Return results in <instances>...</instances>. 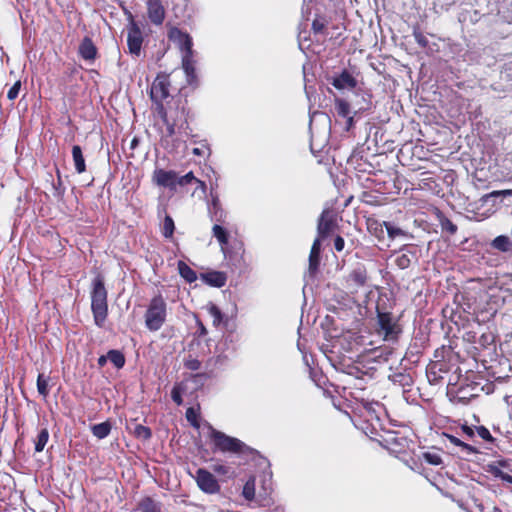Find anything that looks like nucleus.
I'll return each instance as SVG.
<instances>
[{"label": "nucleus", "mask_w": 512, "mask_h": 512, "mask_svg": "<svg viewBox=\"0 0 512 512\" xmlns=\"http://www.w3.org/2000/svg\"><path fill=\"white\" fill-rule=\"evenodd\" d=\"M168 37L170 40L177 43V45L179 46V48L181 49L183 54L193 52L192 38L188 34L183 33L180 29H178V28L170 29Z\"/></svg>", "instance_id": "nucleus-10"}, {"label": "nucleus", "mask_w": 512, "mask_h": 512, "mask_svg": "<svg viewBox=\"0 0 512 512\" xmlns=\"http://www.w3.org/2000/svg\"><path fill=\"white\" fill-rule=\"evenodd\" d=\"M112 426L109 421L95 424L91 427L92 434L98 439L106 438L111 432Z\"/></svg>", "instance_id": "nucleus-24"}, {"label": "nucleus", "mask_w": 512, "mask_h": 512, "mask_svg": "<svg viewBox=\"0 0 512 512\" xmlns=\"http://www.w3.org/2000/svg\"><path fill=\"white\" fill-rule=\"evenodd\" d=\"M184 366L191 371H196L200 369L201 362L195 358H189L185 360Z\"/></svg>", "instance_id": "nucleus-48"}, {"label": "nucleus", "mask_w": 512, "mask_h": 512, "mask_svg": "<svg viewBox=\"0 0 512 512\" xmlns=\"http://www.w3.org/2000/svg\"><path fill=\"white\" fill-rule=\"evenodd\" d=\"M153 182L161 187L175 190L177 186V173L172 170L156 169L152 176Z\"/></svg>", "instance_id": "nucleus-8"}, {"label": "nucleus", "mask_w": 512, "mask_h": 512, "mask_svg": "<svg viewBox=\"0 0 512 512\" xmlns=\"http://www.w3.org/2000/svg\"><path fill=\"white\" fill-rule=\"evenodd\" d=\"M187 420L194 426H198L197 424V414L193 408H188L186 411Z\"/></svg>", "instance_id": "nucleus-51"}, {"label": "nucleus", "mask_w": 512, "mask_h": 512, "mask_svg": "<svg viewBox=\"0 0 512 512\" xmlns=\"http://www.w3.org/2000/svg\"><path fill=\"white\" fill-rule=\"evenodd\" d=\"M416 254L414 251H411L405 246L398 253H396L395 264L400 269H406L410 266L411 261L415 258Z\"/></svg>", "instance_id": "nucleus-16"}, {"label": "nucleus", "mask_w": 512, "mask_h": 512, "mask_svg": "<svg viewBox=\"0 0 512 512\" xmlns=\"http://www.w3.org/2000/svg\"><path fill=\"white\" fill-rule=\"evenodd\" d=\"M72 157H73L75 170L77 171V173L81 174V173L85 172V170H86L85 159L83 157L82 149L79 145H74L72 147Z\"/></svg>", "instance_id": "nucleus-21"}, {"label": "nucleus", "mask_w": 512, "mask_h": 512, "mask_svg": "<svg viewBox=\"0 0 512 512\" xmlns=\"http://www.w3.org/2000/svg\"><path fill=\"white\" fill-rule=\"evenodd\" d=\"M157 112L161 117L163 123L166 125L168 136H173L175 134V127L179 121L184 119V111L177 112L176 116H169L168 111L165 109L163 105H160L157 108Z\"/></svg>", "instance_id": "nucleus-11"}, {"label": "nucleus", "mask_w": 512, "mask_h": 512, "mask_svg": "<svg viewBox=\"0 0 512 512\" xmlns=\"http://www.w3.org/2000/svg\"><path fill=\"white\" fill-rule=\"evenodd\" d=\"M491 247L502 253H512V238L507 235H499L492 240Z\"/></svg>", "instance_id": "nucleus-17"}, {"label": "nucleus", "mask_w": 512, "mask_h": 512, "mask_svg": "<svg viewBox=\"0 0 512 512\" xmlns=\"http://www.w3.org/2000/svg\"><path fill=\"white\" fill-rule=\"evenodd\" d=\"M169 86L170 83L166 76H157L152 83L150 97L157 104V108L163 105L162 101L169 96Z\"/></svg>", "instance_id": "nucleus-7"}, {"label": "nucleus", "mask_w": 512, "mask_h": 512, "mask_svg": "<svg viewBox=\"0 0 512 512\" xmlns=\"http://www.w3.org/2000/svg\"><path fill=\"white\" fill-rule=\"evenodd\" d=\"M383 225L385 226L390 239H395L396 237L406 235L405 231H403L402 229H400L398 227H395L390 222H384Z\"/></svg>", "instance_id": "nucleus-37"}, {"label": "nucleus", "mask_w": 512, "mask_h": 512, "mask_svg": "<svg viewBox=\"0 0 512 512\" xmlns=\"http://www.w3.org/2000/svg\"><path fill=\"white\" fill-rule=\"evenodd\" d=\"M512 195V190H500V191H493L489 194H486L485 196L482 197V200L483 201H487L488 198L490 197H498V196H511Z\"/></svg>", "instance_id": "nucleus-50"}, {"label": "nucleus", "mask_w": 512, "mask_h": 512, "mask_svg": "<svg viewBox=\"0 0 512 512\" xmlns=\"http://www.w3.org/2000/svg\"><path fill=\"white\" fill-rule=\"evenodd\" d=\"M182 67L188 77V82L191 83L195 78V65H194V60H193V52L183 54Z\"/></svg>", "instance_id": "nucleus-19"}, {"label": "nucleus", "mask_w": 512, "mask_h": 512, "mask_svg": "<svg viewBox=\"0 0 512 512\" xmlns=\"http://www.w3.org/2000/svg\"><path fill=\"white\" fill-rule=\"evenodd\" d=\"M492 465H499L502 470H505V469L510 470V468H509L510 464L506 460L497 461V462L493 463Z\"/></svg>", "instance_id": "nucleus-59"}, {"label": "nucleus", "mask_w": 512, "mask_h": 512, "mask_svg": "<svg viewBox=\"0 0 512 512\" xmlns=\"http://www.w3.org/2000/svg\"><path fill=\"white\" fill-rule=\"evenodd\" d=\"M367 279V271L363 267L355 268L348 277V281L356 288L363 287Z\"/></svg>", "instance_id": "nucleus-18"}, {"label": "nucleus", "mask_w": 512, "mask_h": 512, "mask_svg": "<svg viewBox=\"0 0 512 512\" xmlns=\"http://www.w3.org/2000/svg\"><path fill=\"white\" fill-rule=\"evenodd\" d=\"M394 382L400 383L402 386H409L412 383V378L408 374L397 373L392 377Z\"/></svg>", "instance_id": "nucleus-41"}, {"label": "nucleus", "mask_w": 512, "mask_h": 512, "mask_svg": "<svg viewBox=\"0 0 512 512\" xmlns=\"http://www.w3.org/2000/svg\"><path fill=\"white\" fill-rule=\"evenodd\" d=\"M171 397H172V400L177 404V405H181L182 404V397H181V392H180V389L178 387H174L171 391Z\"/></svg>", "instance_id": "nucleus-53"}, {"label": "nucleus", "mask_w": 512, "mask_h": 512, "mask_svg": "<svg viewBox=\"0 0 512 512\" xmlns=\"http://www.w3.org/2000/svg\"><path fill=\"white\" fill-rule=\"evenodd\" d=\"M321 237H317L314 242H313V245L311 247V252L312 254H320V250H321Z\"/></svg>", "instance_id": "nucleus-54"}, {"label": "nucleus", "mask_w": 512, "mask_h": 512, "mask_svg": "<svg viewBox=\"0 0 512 512\" xmlns=\"http://www.w3.org/2000/svg\"><path fill=\"white\" fill-rule=\"evenodd\" d=\"M436 216L442 231L447 232L449 235H454L457 232V226L441 211H437Z\"/></svg>", "instance_id": "nucleus-22"}, {"label": "nucleus", "mask_w": 512, "mask_h": 512, "mask_svg": "<svg viewBox=\"0 0 512 512\" xmlns=\"http://www.w3.org/2000/svg\"><path fill=\"white\" fill-rule=\"evenodd\" d=\"M376 333L387 342H397L402 333L398 319L390 312L377 310Z\"/></svg>", "instance_id": "nucleus-3"}, {"label": "nucleus", "mask_w": 512, "mask_h": 512, "mask_svg": "<svg viewBox=\"0 0 512 512\" xmlns=\"http://www.w3.org/2000/svg\"><path fill=\"white\" fill-rule=\"evenodd\" d=\"M492 476L512 484V475L502 470L499 465H488L487 470Z\"/></svg>", "instance_id": "nucleus-28"}, {"label": "nucleus", "mask_w": 512, "mask_h": 512, "mask_svg": "<svg viewBox=\"0 0 512 512\" xmlns=\"http://www.w3.org/2000/svg\"><path fill=\"white\" fill-rule=\"evenodd\" d=\"M492 476L512 484V475L502 470L499 465H488L487 470Z\"/></svg>", "instance_id": "nucleus-29"}, {"label": "nucleus", "mask_w": 512, "mask_h": 512, "mask_svg": "<svg viewBox=\"0 0 512 512\" xmlns=\"http://www.w3.org/2000/svg\"><path fill=\"white\" fill-rule=\"evenodd\" d=\"M447 438L449 439L450 443L454 444L455 446H458L459 448L463 443V441H461L460 439L453 435H447Z\"/></svg>", "instance_id": "nucleus-58"}, {"label": "nucleus", "mask_w": 512, "mask_h": 512, "mask_svg": "<svg viewBox=\"0 0 512 512\" xmlns=\"http://www.w3.org/2000/svg\"><path fill=\"white\" fill-rule=\"evenodd\" d=\"M91 310L95 324L98 327H103L108 315V303L107 290L101 275L96 276L92 281Z\"/></svg>", "instance_id": "nucleus-1"}, {"label": "nucleus", "mask_w": 512, "mask_h": 512, "mask_svg": "<svg viewBox=\"0 0 512 512\" xmlns=\"http://www.w3.org/2000/svg\"><path fill=\"white\" fill-rule=\"evenodd\" d=\"M345 241L341 236H337L334 240L335 250L340 252L344 249Z\"/></svg>", "instance_id": "nucleus-55"}, {"label": "nucleus", "mask_w": 512, "mask_h": 512, "mask_svg": "<svg viewBox=\"0 0 512 512\" xmlns=\"http://www.w3.org/2000/svg\"><path fill=\"white\" fill-rule=\"evenodd\" d=\"M460 449H461V452L467 456L479 453L477 448H475L474 446L467 444L465 442L462 443V445L460 446Z\"/></svg>", "instance_id": "nucleus-49"}, {"label": "nucleus", "mask_w": 512, "mask_h": 512, "mask_svg": "<svg viewBox=\"0 0 512 512\" xmlns=\"http://www.w3.org/2000/svg\"><path fill=\"white\" fill-rule=\"evenodd\" d=\"M80 56L87 61H93L97 56V48L89 37H85L79 45Z\"/></svg>", "instance_id": "nucleus-14"}, {"label": "nucleus", "mask_w": 512, "mask_h": 512, "mask_svg": "<svg viewBox=\"0 0 512 512\" xmlns=\"http://www.w3.org/2000/svg\"><path fill=\"white\" fill-rule=\"evenodd\" d=\"M242 494L245 497V499H247V500H252L254 498V495H255V480L254 479H249L245 483V485L243 487Z\"/></svg>", "instance_id": "nucleus-38"}, {"label": "nucleus", "mask_w": 512, "mask_h": 512, "mask_svg": "<svg viewBox=\"0 0 512 512\" xmlns=\"http://www.w3.org/2000/svg\"><path fill=\"white\" fill-rule=\"evenodd\" d=\"M175 230V224L171 216L166 215L162 225V235L165 238H171Z\"/></svg>", "instance_id": "nucleus-34"}, {"label": "nucleus", "mask_w": 512, "mask_h": 512, "mask_svg": "<svg viewBox=\"0 0 512 512\" xmlns=\"http://www.w3.org/2000/svg\"><path fill=\"white\" fill-rule=\"evenodd\" d=\"M462 431H463V433H464L467 437H470V438H471V437H473V436H474V433H475V431H476V430H474V429H473L472 427H470V426L464 425V426L462 427Z\"/></svg>", "instance_id": "nucleus-56"}, {"label": "nucleus", "mask_w": 512, "mask_h": 512, "mask_svg": "<svg viewBox=\"0 0 512 512\" xmlns=\"http://www.w3.org/2000/svg\"><path fill=\"white\" fill-rule=\"evenodd\" d=\"M203 281L213 287H222L226 284V275L223 272L212 271L201 274Z\"/></svg>", "instance_id": "nucleus-15"}, {"label": "nucleus", "mask_w": 512, "mask_h": 512, "mask_svg": "<svg viewBox=\"0 0 512 512\" xmlns=\"http://www.w3.org/2000/svg\"><path fill=\"white\" fill-rule=\"evenodd\" d=\"M143 43L142 31L130 14V23L127 28V45L129 52L138 57Z\"/></svg>", "instance_id": "nucleus-6"}, {"label": "nucleus", "mask_w": 512, "mask_h": 512, "mask_svg": "<svg viewBox=\"0 0 512 512\" xmlns=\"http://www.w3.org/2000/svg\"><path fill=\"white\" fill-rule=\"evenodd\" d=\"M134 434L136 435V437L144 440H147L152 436L150 428L141 424L135 426Z\"/></svg>", "instance_id": "nucleus-39"}, {"label": "nucleus", "mask_w": 512, "mask_h": 512, "mask_svg": "<svg viewBox=\"0 0 512 512\" xmlns=\"http://www.w3.org/2000/svg\"><path fill=\"white\" fill-rule=\"evenodd\" d=\"M422 457L424 461L430 465L438 466L442 464V458L439 453L425 452Z\"/></svg>", "instance_id": "nucleus-36"}, {"label": "nucleus", "mask_w": 512, "mask_h": 512, "mask_svg": "<svg viewBox=\"0 0 512 512\" xmlns=\"http://www.w3.org/2000/svg\"><path fill=\"white\" fill-rule=\"evenodd\" d=\"M327 25V21L322 17L313 20L312 29L315 33H322Z\"/></svg>", "instance_id": "nucleus-43"}, {"label": "nucleus", "mask_w": 512, "mask_h": 512, "mask_svg": "<svg viewBox=\"0 0 512 512\" xmlns=\"http://www.w3.org/2000/svg\"><path fill=\"white\" fill-rule=\"evenodd\" d=\"M197 483L198 488L206 494H217L220 492V484L216 477L204 468H198L194 475L191 474Z\"/></svg>", "instance_id": "nucleus-5"}, {"label": "nucleus", "mask_w": 512, "mask_h": 512, "mask_svg": "<svg viewBox=\"0 0 512 512\" xmlns=\"http://www.w3.org/2000/svg\"><path fill=\"white\" fill-rule=\"evenodd\" d=\"M107 358L116 368H122L125 364V357L119 350H110Z\"/></svg>", "instance_id": "nucleus-30"}, {"label": "nucleus", "mask_w": 512, "mask_h": 512, "mask_svg": "<svg viewBox=\"0 0 512 512\" xmlns=\"http://www.w3.org/2000/svg\"><path fill=\"white\" fill-rule=\"evenodd\" d=\"M147 14L155 25H161L165 19V9L160 0L147 1Z\"/></svg>", "instance_id": "nucleus-12"}, {"label": "nucleus", "mask_w": 512, "mask_h": 512, "mask_svg": "<svg viewBox=\"0 0 512 512\" xmlns=\"http://www.w3.org/2000/svg\"><path fill=\"white\" fill-rule=\"evenodd\" d=\"M206 378H207V375L203 374V373H198V374L193 375V379L196 383H198L201 380H205Z\"/></svg>", "instance_id": "nucleus-62"}, {"label": "nucleus", "mask_w": 512, "mask_h": 512, "mask_svg": "<svg viewBox=\"0 0 512 512\" xmlns=\"http://www.w3.org/2000/svg\"><path fill=\"white\" fill-rule=\"evenodd\" d=\"M178 270L180 275L189 283L196 281L197 274L196 272L190 268L185 262H178Z\"/></svg>", "instance_id": "nucleus-25"}, {"label": "nucleus", "mask_w": 512, "mask_h": 512, "mask_svg": "<svg viewBox=\"0 0 512 512\" xmlns=\"http://www.w3.org/2000/svg\"><path fill=\"white\" fill-rule=\"evenodd\" d=\"M319 262H320V254H312V252L310 251V255H309V272L311 274H314L317 271L318 266H319Z\"/></svg>", "instance_id": "nucleus-42"}, {"label": "nucleus", "mask_w": 512, "mask_h": 512, "mask_svg": "<svg viewBox=\"0 0 512 512\" xmlns=\"http://www.w3.org/2000/svg\"><path fill=\"white\" fill-rule=\"evenodd\" d=\"M197 326H198L200 336H204L207 334V329L201 321H199V320L197 321Z\"/></svg>", "instance_id": "nucleus-60"}, {"label": "nucleus", "mask_w": 512, "mask_h": 512, "mask_svg": "<svg viewBox=\"0 0 512 512\" xmlns=\"http://www.w3.org/2000/svg\"><path fill=\"white\" fill-rule=\"evenodd\" d=\"M333 220L325 217V212L322 213L317 226L318 236L321 238L327 237L333 230Z\"/></svg>", "instance_id": "nucleus-20"}, {"label": "nucleus", "mask_w": 512, "mask_h": 512, "mask_svg": "<svg viewBox=\"0 0 512 512\" xmlns=\"http://www.w3.org/2000/svg\"><path fill=\"white\" fill-rule=\"evenodd\" d=\"M331 84L338 90L353 89L357 85V80L346 70L332 78Z\"/></svg>", "instance_id": "nucleus-13"}, {"label": "nucleus", "mask_w": 512, "mask_h": 512, "mask_svg": "<svg viewBox=\"0 0 512 512\" xmlns=\"http://www.w3.org/2000/svg\"><path fill=\"white\" fill-rule=\"evenodd\" d=\"M21 89V81H16L8 90L7 97L9 100H14L18 97Z\"/></svg>", "instance_id": "nucleus-46"}, {"label": "nucleus", "mask_w": 512, "mask_h": 512, "mask_svg": "<svg viewBox=\"0 0 512 512\" xmlns=\"http://www.w3.org/2000/svg\"><path fill=\"white\" fill-rule=\"evenodd\" d=\"M208 215L215 224L225 223L227 213L222 208L217 194L211 192V203L208 204Z\"/></svg>", "instance_id": "nucleus-9"}, {"label": "nucleus", "mask_w": 512, "mask_h": 512, "mask_svg": "<svg viewBox=\"0 0 512 512\" xmlns=\"http://www.w3.org/2000/svg\"><path fill=\"white\" fill-rule=\"evenodd\" d=\"M209 437L214 444V450L222 453L247 454L252 453L253 449L248 447L241 440L228 436L225 433L210 427Z\"/></svg>", "instance_id": "nucleus-2"}, {"label": "nucleus", "mask_w": 512, "mask_h": 512, "mask_svg": "<svg viewBox=\"0 0 512 512\" xmlns=\"http://www.w3.org/2000/svg\"><path fill=\"white\" fill-rule=\"evenodd\" d=\"M139 506L142 512H160L159 504L149 497L143 499Z\"/></svg>", "instance_id": "nucleus-35"}, {"label": "nucleus", "mask_w": 512, "mask_h": 512, "mask_svg": "<svg viewBox=\"0 0 512 512\" xmlns=\"http://www.w3.org/2000/svg\"><path fill=\"white\" fill-rule=\"evenodd\" d=\"M49 439V432L47 428H42L35 440V451L41 452L45 448Z\"/></svg>", "instance_id": "nucleus-31"}, {"label": "nucleus", "mask_w": 512, "mask_h": 512, "mask_svg": "<svg viewBox=\"0 0 512 512\" xmlns=\"http://www.w3.org/2000/svg\"><path fill=\"white\" fill-rule=\"evenodd\" d=\"M344 118L346 119L345 130L349 131L353 127V125H354L353 116L349 115L348 117H344Z\"/></svg>", "instance_id": "nucleus-57"}, {"label": "nucleus", "mask_w": 512, "mask_h": 512, "mask_svg": "<svg viewBox=\"0 0 512 512\" xmlns=\"http://www.w3.org/2000/svg\"><path fill=\"white\" fill-rule=\"evenodd\" d=\"M197 178L194 176L193 172H188L184 176H177V185L185 186L192 182H196Z\"/></svg>", "instance_id": "nucleus-44"}, {"label": "nucleus", "mask_w": 512, "mask_h": 512, "mask_svg": "<svg viewBox=\"0 0 512 512\" xmlns=\"http://www.w3.org/2000/svg\"><path fill=\"white\" fill-rule=\"evenodd\" d=\"M492 476L512 484V475L502 470L499 465H488L487 470Z\"/></svg>", "instance_id": "nucleus-27"}, {"label": "nucleus", "mask_w": 512, "mask_h": 512, "mask_svg": "<svg viewBox=\"0 0 512 512\" xmlns=\"http://www.w3.org/2000/svg\"><path fill=\"white\" fill-rule=\"evenodd\" d=\"M37 390L38 393L46 398L49 394V377L44 374H39L37 378Z\"/></svg>", "instance_id": "nucleus-33"}, {"label": "nucleus", "mask_w": 512, "mask_h": 512, "mask_svg": "<svg viewBox=\"0 0 512 512\" xmlns=\"http://www.w3.org/2000/svg\"><path fill=\"white\" fill-rule=\"evenodd\" d=\"M222 223L214 224L212 227V234L218 240L222 250L228 244L229 234L225 228L221 226Z\"/></svg>", "instance_id": "nucleus-23"}, {"label": "nucleus", "mask_w": 512, "mask_h": 512, "mask_svg": "<svg viewBox=\"0 0 512 512\" xmlns=\"http://www.w3.org/2000/svg\"><path fill=\"white\" fill-rule=\"evenodd\" d=\"M492 476L512 484V475L502 470L499 465H488L487 470Z\"/></svg>", "instance_id": "nucleus-26"}, {"label": "nucleus", "mask_w": 512, "mask_h": 512, "mask_svg": "<svg viewBox=\"0 0 512 512\" xmlns=\"http://www.w3.org/2000/svg\"><path fill=\"white\" fill-rule=\"evenodd\" d=\"M477 434L479 435V437H481L483 440L485 441H489V442H493L494 441V438L492 437L491 433L489 432V430L484 427V426H478L475 428Z\"/></svg>", "instance_id": "nucleus-47"}, {"label": "nucleus", "mask_w": 512, "mask_h": 512, "mask_svg": "<svg viewBox=\"0 0 512 512\" xmlns=\"http://www.w3.org/2000/svg\"><path fill=\"white\" fill-rule=\"evenodd\" d=\"M108 361L107 355H102L98 358V365L103 367Z\"/></svg>", "instance_id": "nucleus-63"}, {"label": "nucleus", "mask_w": 512, "mask_h": 512, "mask_svg": "<svg viewBox=\"0 0 512 512\" xmlns=\"http://www.w3.org/2000/svg\"><path fill=\"white\" fill-rule=\"evenodd\" d=\"M196 183L198 184V187H197V188H198V189H200L203 193H205V192H206V189H207L205 182H203V181H201V180L197 179V180H196Z\"/></svg>", "instance_id": "nucleus-64"}, {"label": "nucleus", "mask_w": 512, "mask_h": 512, "mask_svg": "<svg viewBox=\"0 0 512 512\" xmlns=\"http://www.w3.org/2000/svg\"><path fill=\"white\" fill-rule=\"evenodd\" d=\"M205 147H196V148H193L192 150V153L194 155H198V156H203L205 154Z\"/></svg>", "instance_id": "nucleus-61"}, {"label": "nucleus", "mask_w": 512, "mask_h": 512, "mask_svg": "<svg viewBox=\"0 0 512 512\" xmlns=\"http://www.w3.org/2000/svg\"><path fill=\"white\" fill-rule=\"evenodd\" d=\"M166 320V302L161 295L152 298L145 313V324L150 331H158Z\"/></svg>", "instance_id": "nucleus-4"}, {"label": "nucleus", "mask_w": 512, "mask_h": 512, "mask_svg": "<svg viewBox=\"0 0 512 512\" xmlns=\"http://www.w3.org/2000/svg\"><path fill=\"white\" fill-rule=\"evenodd\" d=\"M208 311L209 314L213 317V324L215 326H218L223 319V314L221 310L216 305L211 304L208 308Z\"/></svg>", "instance_id": "nucleus-40"}, {"label": "nucleus", "mask_w": 512, "mask_h": 512, "mask_svg": "<svg viewBox=\"0 0 512 512\" xmlns=\"http://www.w3.org/2000/svg\"><path fill=\"white\" fill-rule=\"evenodd\" d=\"M413 37H414L416 43L418 45H420L421 47L425 48L428 46L429 41L421 31L415 29L413 31Z\"/></svg>", "instance_id": "nucleus-45"}, {"label": "nucleus", "mask_w": 512, "mask_h": 512, "mask_svg": "<svg viewBox=\"0 0 512 512\" xmlns=\"http://www.w3.org/2000/svg\"><path fill=\"white\" fill-rule=\"evenodd\" d=\"M212 470L220 475H226L229 473V467L223 464H214L212 465Z\"/></svg>", "instance_id": "nucleus-52"}, {"label": "nucleus", "mask_w": 512, "mask_h": 512, "mask_svg": "<svg viewBox=\"0 0 512 512\" xmlns=\"http://www.w3.org/2000/svg\"><path fill=\"white\" fill-rule=\"evenodd\" d=\"M335 109L337 114L343 118L351 115L350 104L344 99H335Z\"/></svg>", "instance_id": "nucleus-32"}]
</instances>
